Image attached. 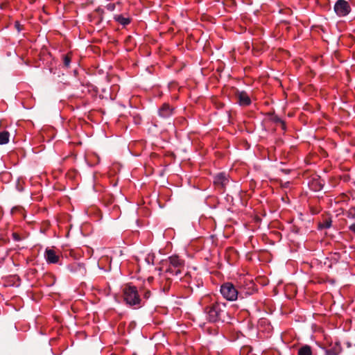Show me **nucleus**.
Returning <instances> with one entry per match:
<instances>
[{"instance_id":"obj_1","label":"nucleus","mask_w":355,"mask_h":355,"mask_svg":"<svg viewBox=\"0 0 355 355\" xmlns=\"http://www.w3.org/2000/svg\"><path fill=\"white\" fill-rule=\"evenodd\" d=\"M226 313L224 304L216 303L207 309V318L211 322L223 321Z\"/></svg>"},{"instance_id":"obj_2","label":"nucleus","mask_w":355,"mask_h":355,"mask_svg":"<svg viewBox=\"0 0 355 355\" xmlns=\"http://www.w3.org/2000/svg\"><path fill=\"white\" fill-rule=\"evenodd\" d=\"M124 300L127 304L132 306L140 303V298L135 286H128L123 291Z\"/></svg>"},{"instance_id":"obj_3","label":"nucleus","mask_w":355,"mask_h":355,"mask_svg":"<svg viewBox=\"0 0 355 355\" xmlns=\"http://www.w3.org/2000/svg\"><path fill=\"white\" fill-rule=\"evenodd\" d=\"M169 266H168L166 272L178 275L182 272V268L184 266V262L177 256H172L168 258Z\"/></svg>"},{"instance_id":"obj_4","label":"nucleus","mask_w":355,"mask_h":355,"mask_svg":"<svg viewBox=\"0 0 355 355\" xmlns=\"http://www.w3.org/2000/svg\"><path fill=\"white\" fill-rule=\"evenodd\" d=\"M222 295L229 301H234L237 299L238 291L231 283H225L220 287Z\"/></svg>"},{"instance_id":"obj_5","label":"nucleus","mask_w":355,"mask_h":355,"mask_svg":"<svg viewBox=\"0 0 355 355\" xmlns=\"http://www.w3.org/2000/svg\"><path fill=\"white\" fill-rule=\"evenodd\" d=\"M334 11L339 17H344L350 12L351 8L347 1L338 0L334 5Z\"/></svg>"},{"instance_id":"obj_6","label":"nucleus","mask_w":355,"mask_h":355,"mask_svg":"<svg viewBox=\"0 0 355 355\" xmlns=\"http://www.w3.org/2000/svg\"><path fill=\"white\" fill-rule=\"evenodd\" d=\"M60 253L56 252L54 250L47 248L45 250L44 257L49 263H56L59 261Z\"/></svg>"},{"instance_id":"obj_7","label":"nucleus","mask_w":355,"mask_h":355,"mask_svg":"<svg viewBox=\"0 0 355 355\" xmlns=\"http://www.w3.org/2000/svg\"><path fill=\"white\" fill-rule=\"evenodd\" d=\"M229 182L227 176L225 173H219L214 178V182L216 185L224 187Z\"/></svg>"},{"instance_id":"obj_8","label":"nucleus","mask_w":355,"mask_h":355,"mask_svg":"<svg viewBox=\"0 0 355 355\" xmlns=\"http://www.w3.org/2000/svg\"><path fill=\"white\" fill-rule=\"evenodd\" d=\"M238 102L240 105L247 106L250 104L251 101L249 96L244 92H240L237 94Z\"/></svg>"},{"instance_id":"obj_9","label":"nucleus","mask_w":355,"mask_h":355,"mask_svg":"<svg viewBox=\"0 0 355 355\" xmlns=\"http://www.w3.org/2000/svg\"><path fill=\"white\" fill-rule=\"evenodd\" d=\"M172 114V109L168 105L164 104L159 110V114L160 116L166 118Z\"/></svg>"},{"instance_id":"obj_10","label":"nucleus","mask_w":355,"mask_h":355,"mask_svg":"<svg viewBox=\"0 0 355 355\" xmlns=\"http://www.w3.org/2000/svg\"><path fill=\"white\" fill-rule=\"evenodd\" d=\"M298 355H312V350L310 346L304 345L298 350Z\"/></svg>"},{"instance_id":"obj_11","label":"nucleus","mask_w":355,"mask_h":355,"mask_svg":"<svg viewBox=\"0 0 355 355\" xmlns=\"http://www.w3.org/2000/svg\"><path fill=\"white\" fill-rule=\"evenodd\" d=\"M10 134L7 131L0 132V145L6 144L9 141Z\"/></svg>"},{"instance_id":"obj_12","label":"nucleus","mask_w":355,"mask_h":355,"mask_svg":"<svg viewBox=\"0 0 355 355\" xmlns=\"http://www.w3.org/2000/svg\"><path fill=\"white\" fill-rule=\"evenodd\" d=\"M114 19L122 25H127L130 23V19L124 17L121 15H116L114 16Z\"/></svg>"},{"instance_id":"obj_13","label":"nucleus","mask_w":355,"mask_h":355,"mask_svg":"<svg viewBox=\"0 0 355 355\" xmlns=\"http://www.w3.org/2000/svg\"><path fill=\"white\" fill-rule=\"evenodd\" d=\"M71 62V59L69 55H65L64 58V64L66 67H69Z\"/></svg>"},{"instance_id":"obj_14","label":"nucleus","mask_w":355,"mask_h":355,"mask_svg":"<svg viewBox=\"0 0 355 355\" xmlns=\"http://www.w3.org/2000/svg\"><path fill=\"white\" fill-rule=\"evenodd\" d=\"M331 226V221L325 220L322 224L320 225L321 228H329Z\"/></svg>"},{"instance_id":"obj_15","label":"nucleus","mask_w":355,"mask_h":355,"mask_svg":"<svg viewBox=\"0 0 355 355\" xmlns=\"http://www.w3.org/2000/svg\"><path fill=\"white\" fill-rule=\"evenodd\" d=\"M107 10L112 11L115 8V4L114 3H109L107 6Z\"/></svg>"},{"instance_id":"obj_16","label":"nucleus","mask_w":355,"mask_h":355,"mask_svg":"<svg viewBox=\"0 0 355 355\" xmlns=\"http://www.w3.org/2000/svg\"><path fill=\"white\" fill-rule=\"evenodd\" d=\"M340 352V350L336 352L334 350H329L327 352V355H338Z\"/></svg>"},{"instance_id":"obj_17","label":"nucleus","mask_w":355,"mask_h":355,"mask_svg":"<svg viewBox=\"0 0 355 355\" xmlns=\"http://www.w3.org/2000/svg\"><path fill=\"white\" fill-rule=\"evenodd\" d=\"M349 215L352 218H355V207L352 208V209H349Z\"/></svg>"},{"instance_id":"obj_18","label":"nucleus","mask_w":355,"mask_h":355,"mask_svg":"<svg viewBox=\"0 0 355 355\" xmlns=\"http://www.w3.org/2000/svg\"><path fill=\"white\" fill-rule=\"evenodd\" d=\"M13 237H14V239L16 241H19V236L17 234H13Z\"/></svg>"},{"instance_id":"obj_19","label":"nucleus","mask_w":355,"mask_h":355,"mask_svg":"<svg viewBox=\"0 0 355 355\" xmlns=\"http://www.w3.org/2000/svg\"><path fill=\"white\" fill-rule=\"evenodd\" d=\"M15 26L17 28V29L19 31V24L17 21L16 22Z\"/></svg>"},{"instance_id":"obj_20","label":"nucleus","mask_w":355,"mask_h":355,"mask_svg":"<svg viewBox=\"0 0 355 355\" xmlns=\"http://www.w3.org/2000/svg\"><path fill=\"white\" fill-rule=\"evenodd\" d=\"M149 297V292H147L145 293V297Z\"/></svg>"},{"instance_id":"obj_21","label":"nucleus","mask_w":355,"mask_h":355,"mask_svg":"<svg viewBox=\"0 0 355 355\" xmlns=\"http://www.w3.org/2000/svg\"><path fill=\"white\" fill-rule=\"evenodd\" d=\"M152 279H153V277H148V282H150L152 281Z\"/></svg>"},{"instance_id":"obj_22","label":"nucleus","mask_w":355,"mask_h":355,"mask_svg":"<svg viewBox=\"0 0 355 355\" xmlns=\"http://www.w3.org/2000/svg\"><path fill=\"white\" fill-rule=\"evenodd\" d=\"M77 266L80 268L82 267V265L78 264Z\"/></svg>"}]
</instances>
